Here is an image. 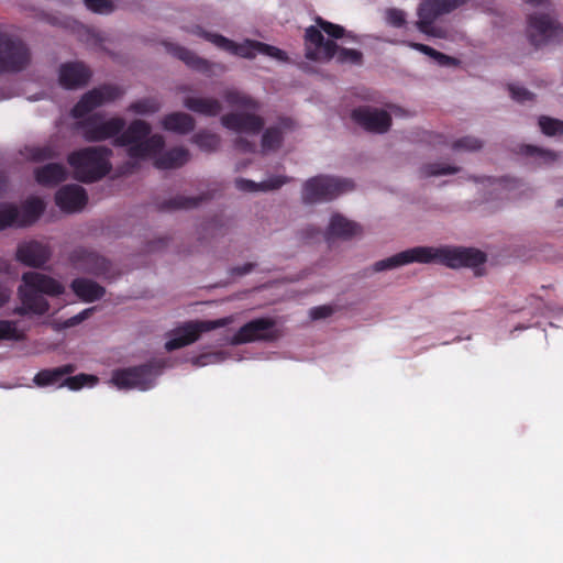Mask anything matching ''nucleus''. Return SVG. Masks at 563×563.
<instances>
[{"label":"nucleus","instance_id":"nucleus-8","mask_svg":"<svg viewBox=\"0 0 563 563\" xmlns=\"http://www.w3.org/2000/svg\"><path fill=\"white\" fill-rule=\"evenodd\" d=\"M233 321L234 317L229 316L217 320H195L186 322L173 331L170 338L165 343V349L173 351L189 345L199 340L203 333L227 327Z\"/></svg>","mask_w":563,"mask_h":563},{"label":"nucleus","instance_id":"nucleus-4","mask_svg":"<svg viewBox=\"0 0 563 563\" xmlns=\"http://www.w3.org/2000/svg\"><path fill=\"white\" fill-rule=\"evenodd\" d=\"M65 285L58 279L38 272H27L22 275L18 288L21 307L16 309L20 314H44L49 309L46 296H59L65 292Z\"/></svg>","mask_w":563,"mask_h":563},{"label":"nucleus","instance_id":"nucleus-30","mask_svg":"<svg viewBox=\"0 0 563 563\" xmlns=\"http://www.w3.org/2000/svg\"><path fill=\"white\" fill-rule=\"evenodd\" d=\"M523 153L536 157L537 162L542 165H551L560 159L559 153L531 145L525 146Z\"/></svg>","mask_w":563,"mask_h":563},{"label":"nucleus","instance_id":"nucleus-45","mask_svg":"<svg viewBox=\"0 0 563 563\" xmlns=\"http://www.w3.org/2000/svg\"><path fill=\"white\" fill-rule=\"evenodd\" d=\"M92 311H93V308H88V309L82 310L78 314L67 319L64 322V327L65 328H70V327L79 324L80 322L86 320L92 313Z\"/></svg>","mask_w":563,"mask_h":563},{"label":"nucleus","instance_id":"nucleus-29","mask_svg":"<svg viewBox=\"0 0 563 563\" xmlns=\"http://www.w3.org/2000/svg\"><path fill=\"white\" fill-rule=\"evenodd\" d=\"M45 202L41 198L32 197L25 201L20 210V218L24 219V225L33 223L44 211Z\"/></svg>","mask_w":563,"mask_h":563},{"label":"nucleus","instance_id":"nucleus-18","mask_svg":"<svg viewBox=\"0 0 563 563\" xmlns=\"http://www.w3.org/2000/svg\"><path fill=\"white\" fill-rule=\"evenodd\" d=\"M362 227L345 216L334 212L330 216L328 225L323 232L327 241L351 240L361 235Z\"/></svg>","mask_w":563,"mask_h":563},{"label":"nucleus","instance_id":"nucleus-34","mask_svg":"<svg viewBox=\"0 0 563 563\" xmlns=\"http://www.w3.org/2000/svg\"><path fill=\"white\" fill-rule=\"evenodd\" d=\"M159 103L154 99H143L132 103L129 110L140 115H148L159 110Z\"/></svg>","mask_w":563,"mask_h":563},{"label":"nucleus","instance_id":"nucleus-19","mask_svg":"<svg viewBox=\"0 0 563 563\" xmlns=\"http://www.w3.org/2000/svg\"><path fill=\"white\" fill-rule=\"evenodd\" d=\"M87 195L85 189L78 185H67L62 187L55 196L58 208L67 213L78 212L84 209L87 203Z\"/></svg>","mask_w":563,"mask_h":563},{"label":"nucleus","instance_id":"nucleus-40","mask_svg":"<svg viewBox=\"0 0 563 563\" xmlns=\"http://www.w3.org/2000/svg\"><path fill=\"white\" fill-rule=\"evenodd\" d=\"M86 7L96 13L108 14L115 10L114 0H85Z\"/></svg>","mask_w":563,"mask_h":563},{"label":"nucleus","instance_id":"nucleus-27","mask_svg":"<svg viewBox=\"0 0 563 563\" xmlns=\"http://www.w3.org/2000/svg\"><path fill=\"white\" fill-rule=\"evenodd\" d=\"M173 53L181 60H184L187 65H189L192 68H196L202 73L206 74H214V69L223 70L218 65H212L209 62L199 58L194 53L189 52L188 49L184 47H175Z\"/></svg>","mask_w":563,"mask_h":563},{"label":"nucleus","instance_id":"nucleus-11","mask_svg":"<svg viewBox=\"0 0 563 563\" xmlns=\"http://www.w3.org/2000/svg\"><path fill=\"white\" fill-rule=\"evenodd\" d=\"M30 60L29 49L21 41L0 34V73L22 70Z\"/></svg>","mask_w":563,"mask_h":563},{"label":"nucleus","instance_id":"nucleus-9","mask_svg":"<svg viewBox=\"0 0 563 563\" xmlns=\"http://www.w3.org/2000/svg\"><path fill=\"white\" fill-rule=\"evenodd\" d=\"M351 188L352 183L347 179L316 176L303 184L301 198L305 203H318L332 200Z\"/></svg>","mask_w":563,"mask_h":563},{"label":"nucleus","instance_id":"nucleus-26","mask_svg":"<svg viewBox=\"0 0 563 563\" xmlns=\"http://www.w3.org/2000/svg\"><path fill=\"white\" fill-rule=\"evenodd\" d=\"M67 170L62 164H47L35 170V179L40 185L54 186L66 179Z\"/></svg>","mask_w":563,"mask_h":563},{"label":"nucleus","instance_id":"nucleus-48","mask_svg":"<svg viewBox=\"0 0 563 563\" xmlns=\"http://www.w3.org/2000/svg\"><path fill=\"white\" fill-rule=\"evenodd\" d=\"M526 1L529 3H533V4H540V3H543L545 0H526Z\"/></svg>","mask_w":563,"mask_h":563},{"label":"nucleus","instance_id":"nucleus-28","mask_svg":"<svg viewBox=\"0 0 563 563\" xmlns=\"http://www.w3.org/2000/svg\"><path fill=\"white\" fill-rule=\"evenodd\" d=\"M24 219L20 218V210L12 203H0V230L8 227H23Z\"/></svg>","mask_w":563,"mask_h":563},{"label":"nucleus","instance_id":"nucleus-1","mask_svg":"<svg viewBox=\"0 0 563 563\" xmlns=\"http://www.w3.org/2000/svg\"><path fill=\"white\" fill-rule=\"evenodd\" d=\"M124 125V120L119 117L93 115L80 124V133L88 142L113 139L115 145L126 148L130 157L150 159L157 168H176L188 161L189 153L183 147L165 151L163 136L151 135V126L145 121L136 120L122 132Z\"/></svg>","mask_w":563,"mask_h":563},{"label":"nucleus","instance_id":"nucleus-6","mask_svg":"<svg viewBox=\"0 0 563 563\" xmlns=\"http://www.w3.org/2000/svg\"><path fill=\"white\" fill-rule=\"evenodd\" d=\"M195 34L203 37L216 47L242 58H255L257 55H264L277 62H286L288 59L286 52L280 48L268 45L258 41L244 40L243 42L236 43L221 34L205 32L200 27H196Z\"/></svg>","mask_w":563,"mask_h":563},{"label":"nucleus","instance_id":"nucleus-47","mask_svg":"<svg viewBox=\"0 0 563 563\" xmlns=\"http://www.w3.org/2000/svg\"><path fill=\"white\" fill-rule=\"evenodd\" d=\"M253 145H251L247 141H243L242 139L236 142V150L240 152L253 151Z\"/></svg>","mask_w":563,"mask_h":563},{"label":"nucleus","instance_id":"nucleus-21","mask_svg":"<svg viewBox=\"0 0 563 563\" xmlns=\"http://www.w3.org/2000/svg\"><path fill=\"white\" fill-rule=\"evenodd\" d=\"M90 71L80 63L64 64L59 68V84L65 88H77L86 84Z\"/></svg>","mask_w":563,"mask_h":563},{"label":"nucleus","instance_id":"nucleus-31","mask_svg":"<svg viewBox=\"0 0 563 563\" xmlns=\"http://www.w3.org/2000/svg\"><path fill=\"white\" fill-rule=\"evenodd\" d=\"M25 329L20 328L16 322L13 321H0V341L1 340H13L19 341L24 339Z\"/></svg>","mask_w":563,"mask_h":563},{"label":"nucleus","instance_id":"nucleus-13","mask_svg":"<svg viewBox=\"0 0 563 563\" xmlns=\"http://www.w3.org/2000/svg\"><path fill=\"white\" fill-rule=\"evenodd\" d=\"M280 335L282 333L274 321L269 319H256L240 328L228 339V343L239 345L261 340L273 341Z\"/></svg>","mask_w":563,"mask_h":563},{"label":"nucleus","instance_id":"nucleus-10","mask_svg":"<svg viewBox=\"0 0 563 563\" xmlns=\"http://www.w3.org/2000/svg\"><path fill=\"white\" fill-rule=\"evenodd\" d=\"M69 372L70 367L68 366L43 371L35 375L34 383L38 386H66L71 390H79L82 387H93L98 383V377L89 374H79L64 378Z\"/></svg>","mask_w":563,"mask_h":563},{"label":"nucleus","instance_id":"nucleus-46","mask_svg":"<svg viewBox=\"0 0 563 563\" xmlns=\"http://www.w3.org/2000/svg\"><path fill=\"white\" fill-rule=\"evenodd\" d=\"M10 295V288L0 282V306L4 305L9 300Z\"/></svg>","mask_w":563,"mask_h":563},{"label":"nucleus","instance_id":"nucleus-24","mask_svg":"<svg viewBox=\"0 0 563 563\" xmlns=\"http://www.w3.org/2000/svg\"><path fill=\"white\" fill-rule=\"evenodd\" d=\"M71 289L79 299L86 302L98 300L104 294V289L101 286L85 278L75 279L71 283Z\"/></svg>","mask_w":563,"mask_h":563},{"label":"nucleus","instance_id":"nucleus-32","mask_svg":"<svg viewBox=\"0 0 563 563\" xmlns=\"http://www.w3.org/2000/svg\"><path fill=\"white\" fill-rule=\"evenodd\" d=\"M539 128L547 136L563 135V121L551 117H540L538 120Z\"/></svg>","mask_w":563,"mask_h":563},{"label":"nucleus","instance_id":"nucleus-22","mask_svg":"<svg viewBox=\"0 0 563 563\" xmlns=\"http://www.w3.org/2000/svg\"><path fill=\"white\" fill-rule=\"evenodd\" d=\"M183 103L188 110L207 117L218 115L222 110L221 102L212 97L188 96Z\"/></svg>","mask_w":563,"mask_h":563},{"label":"nucleus","instance_id":"nucleus-35","mask_svg":"<svg viewBox=\"0 0 563 563\" xmlns=\"http://www.w3.org/2000/svg\"><path fill=\"white\" fill-rule=\"evenodd\" d=\"M25 157L31 161L41 162L52 158L56 155L52 146H34L25 148Z\"/></svg>","mask_w":563,"mask_h":563},{"label":"nucleus","instance_id":"nucleus-37","mask_svg":"<svg viewBox=\"0 0 563 563\" xmlns=\"http://www.w3.org/2000/svg\"><path fill=\"white\" fill-rule=\"evenodd\" d=\"M282 139V132L278 129H267L262 139V151L266 153L277 148Z\"/></svg>","mask_w":563,"mask_h":563},{"label":"nucleus","instance_id":"nucleus-39","mask_svg":"<svg viewBox=\"0 0 563 563\" xmlns=\"http://www.w3.org/2000/svg\"><path fill=\"white\" fill-rule=\"evenodd\" d=\"M457 170H459L457 167H454L449 164H429V165H426L421 169V173L424 177H430V176H443V175L454 174Z\"/></svg>","mask_w":563,"mask_h":563},{"label":"nucleus","instance_id":"nucleus-17","mask_svg":"<svg viewBox=\"0 0 563 563\" xmlns=\"http://www.w3.org/2000/svg\"><path fill=\"white\" fill-rule=\"evenodd\" d=\"M352 119L371 132L383 133L389 129L390 115L386 110L360 107L352 112Z\"/></svg>","mask_w":563,"mask_h":563},{"label":"nucleus","instance_id":"nucleus-42","mask_svg":"<svg viewBox=\"0 0 563 563\" xmlns=\"http://www.w3.org/2000/svg\"><path fill=\"white\" fill-rule=\"evenodd\" d=\"M481 146H482L481 141L475 137H472V136L463 137L454 144V147L456 150H466V151H475V150L481 148Z\"/></svg>","mask_w":563,"mask_h":563},{"label":"nucleus","instance_id":"nucleus-36","mask_svg":"<svg viewBox=\"0 0 563 563\" xmlns=\"http://www.w3.org/2000/svg\"><path fill=\"white\" fill-rule=\"evenodd\" d=\"M227 360V354L224 352H208L202 353L196 357L191 358L192 365L197 367H202L211 364H218Z\"/></svg>","mask_w":563,"mask_h":563},{"label":"nucleus","instance_id":"nucleus-16","mask_svg":"<svg viewBox=\"0 0 563 563\" xmlns=\"http://www.w3.org/2000/svg\"><path fill=\"white\" fill-rule=\"evenodd\" d=\"M122 91L113 86H104L96 88L85 93L82 98L73 109V115L75 118H82L89 112L104 106L121 96Z\"/></svg>","mask_w":563,"mask_h":563},{"label":"nucleus","instance_id":"nucleus-20","mask_svg":"<svg viewBox=\"0 0 563 563\" xmlns=\"http://www.w3.org/2000/svg\"><path fill=\"white\" fill-rule=\"evenodd\" d=\"M49 257L48 246L37 241L22 242L16 249V260L26 266L41 267Z\"/></svg>","mask_w":563,"mask_h":563},{"label":"nucleus","instance_id":"nucleus-23","mask_svg":"<svg viewBox=\"0 0 563 563\" xmlns=\"http://www.w3.org/2000/svg\"><path fill=\"white\" fill-rule=\"evenodd\" d=\"M287 183V178L284 176L271 177L264 181L255 183L244 178L235 179V187L243 192H266L278 189Z\"/></svg>","mask_w":563,"mask_h":563},{"label":"nucleus","instance_id":"nucleus-5","mask_svg":"<svg viewBox=\"0 0 563 563\" xmlns=\"http://www.w3.org/2000/svg\"><path fill=\"white\" fill-rule=\"evenodd\" d=\"M224 102L235 109L221 117V124L240 135L256 134L263 126V120L256 114L260 104L251 96L243 91L231 88L223 92Z\"/></svg>","mask_w":563,"mask_h":563},{"label":"nucleus","instance_id":"nucleus-12","mask_svg":"<svg viewBox=\"0 0 563 563\" xmlns=\"http://www.w3.org/2000/svg\"><path fill=\"white\" fill-rule=\"evenodd\" d=\"M158 373L152 366L117 369L112 373L110 384L118 389L146 390L154 385Z\"/></svg>","mask_w":563,"mask_h":563},{"label":"nucleus","instance_id":"nucleus-50","mask_svg":"<svg viewBox=\"0 0 563 563\" xmlns=\"http://www.w3.org/2000/svg\"><path fill=\"white\" fill-rule=\"evenodd\" d=\"M558 206L563 207V197L558 200Z\"/></svg>","mask_w":563,"mask_h":563},{"label":"nucleus","instance_id":"nucleus-43","mask_svg":"<svg viewBox=\"0 0 563 563\" xmlns=\"http://www.w3.org/2000/svg\"><path fill=\"white\" fill-rule=\"evenodd\" d=\"M509 91L511 97L517 101H527L532 99L533 96L530 91L519 85H510Z\"/></svg>","mask_w":563,"mask_h":563},{"label":"nucleus","instance_id":"nucleus-2","mask_svg":"<svg viewBox=\"0 0 563 563\" xmlns=\"http://www.w3.org/2000/svg\"><path fill=\"white\" fill-rule=\"evenodd\" d=\"M486 257L483 252L475 249L452 246H415L407 249L374 264L375 272L396 269L409 264H443L451 268H477L484 264Z\"/></svg>","mask_w":563,"mask_h":563},{"label":"nucleus","instance_id":"nucleus-41","mask_svg":"<svg viewBox=\"0 0 563 563\" xmlns=\"http://www.w3.org/2000/svg\"><path fill=\"white\" fill-rule=\"evenodd\" d=\"M385 20L394 27H401L406 23V13L402 10L389 8L385 11Z\"/></svg>","mask_w":563,"mask_h":563},{"label":"nucleus","instance_id":"nucleus-14","mask_svg":"<svg viewBox=\"0 0 563 563\" xmlns=\"http://www.w3.org/2000/svg\"><path fill=\"white\" fill-rule=\"evenodd\" d=\"M527 36L534 46H541L563 38V27L548 15H533L529 19Z\"/></svg>","mask_w":563,"mask_h":563},{"label":"nucleus","instance_id":"nucleus-33","mask_svg":"<svg viewBox=\"0 0 563 563\" xmlns=\"http://www.w3.org/2000/svg\"><path fill=\"white\" fill-rule=\"evenodd\" d=\"M408 45L410 47L432 57L439 65H455L456 64V62L452 57H449L440 52H437L435 49H433L427 45L419 44V43H409Z\"/></svg>","mask_w":563,"mask_h":563},{"label":"nucleus","instance_id":"nucleus-15","mask_svg":"<svg viewBox=\"0 0 563 563\" xmlns=\"http://www.w3.org/2000/svg\"><path fill=\"white\" fill-rule=\"evenodd\" d=\"M457 4V0H427L422 2L418 11L417 27L427 35L441 36V32L433 26V21Z\"/></svg>","mask_w":563,"mask_h":563},{"label":"nucleus","instance_id":"nucleus-44","mask_svg":"<svg viewBox=\"0 0 563 563\" xmlns=\"http://www.w3.org/2000/svg\"><path fill=\"white\" fill-rule=\"evenodd\" d=\"M334 312V308L329 305H323L310 309L309 314L312 319H324L330 317Z\"/></svg>","mask_w":563,"mask_h":563},{"label":"nucleus","instance_id":"nucleus-7","mask_svg":"<svg viewBox=\"0 0 563 563\" xmlns=\"http://www.w3.org/2000/svg\"><path fill=\"white\" fill-rule=\"evenodd\" d=\"M110 155L108 147L88 146L70 153L67 161L76 179L95 181L109 173Z\"/></svg>","mask_w":563,"mask_h":563},{"label":"nucleus","instance_id":"nucleus-3","mask_svg":"<svg viewBox=\"0 0 563 563\" xmlns=\"http://www.w3.org/2000/svg\"><path fill=\"white\" fill-rule=\"evenodd\" d=\"M316 23V26L312 25L306 30L305 47L308 59L324 63L335 58L336 62L344 64H357L361 62L362 55L358 51L339 48L333 40H325L323 37L322 32L333 38L342 37L344 33L342 26L327 22L321 18H318Z\"/></svg>","mask_w":563,"mask_h":563},{"label":"nucleus","instance_id":"nucleus-38","mask_svg":"<svg viewBox=\"0 0 563 563\" xmlns=\"http://www.w3.org/2000/svg\"><path fill=\"white\" fill-rule=\"evenodd\" d=\"M195 143L203 151H214L220 144V140L216 134L201 132L195 136Z\"/></svg>","mask_w":563,"mask_h":563},{"label":"nucleus","instance_id":"nucleus-25","mask_svg":"<svg viewBox=\"0 0 563 563\" xmlns=\"http://www.w3.org/2000/svg\"><path fill=\"white\" fill-rule=\"evenodd\" d=\"M166 131L186 134L194 129V119L184 112H174L165 115L161 121Z\"/></svg>","mask_w":563,"mask_h":563},{"label":"nucleus","instance_id":"nucleus-49","mask_svg":"<svg viewBox=\"0 0 563 563\" xmlns=\"http://www.w3.org/2000/svg\"><path fill=\"white\" fill-rule=\"evenodd\" d=\"M198 203V200L196 198L190 199V206H196Z\"/></svg>","mask_w":563,"mask_h":563}]
</instances>
